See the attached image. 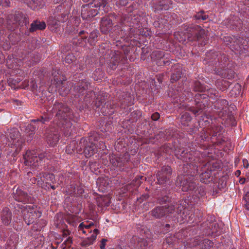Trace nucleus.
Listing matches in <instances>:
<instances>
[{"instance_id":"nucleus-1","label":"nucleus","mask_w":249,"mask_h":249,"mask_svg":"<svg viewBox=\"0 0 249 249\" xmlns=\"http://www.w3.org/2000/svg\"><path fill=\"white\" fill-rule=\"evenodd\" d=\"M55 113V117L58 120L57 125L66 135H69L70 129L72 126L71 121L77 122V118L75 117L72 110L65 103L55 101L51 110Z\"/></svg>"},{"instance_id":"nucleus-2","label":"nucleus","mask_w":249,"mask_h":249,"mask_svg":"<svg viewBox=\"0 0 249 249\" xmlns=\"http://www.w3.org/2000/svg\"><path fill=\"white\" fill-rule=\"evenodd\" d=\"M115 14H110L107 16L103 17L100 21V30L104 35H108L111 38L115 39L119 37L124 36L123 34L124 29H121L117 25H114V23L111 19L112 17H115Z\"/></svg>"},{"instance_id":"nucleus-3","label":"nucleus","mask_w":249,"mask_h":249,"mask_svg":"<svg viewBox=\"0 0 249 249\" xmlns=\"http://www.w3.org/2000/svg\"><path fill=\"white\" fill-rule=\"evenodd\" d=\"M228 63L229 58L225 54L212 50L206 53L203 60L204 64L213 68L226 67Z\"/></svg>"},{"instance_id":"nucleus-4","label":"nucleus","mask_w":249,"mask_h":249,"mask_svg":"<svg viewBox=\"0 0 249 249\" xmlns=\"http://www.w3.org/2000/svg\"><path fill=\"white\" fill-rule=\"evenodd\" d=\"M17 205L19 209L22 210L24 220L28 225L33 224L36 219L41 216V212L38 210L37 206L35 204H32L26 206Z\"/></svg>"},{"instance_id":"nucleus-5","label":"nucleus","mask_w":249,"mask_h":249,"mask_svg":"<svg viewBox=\"0 0 249 249\" xmlns=\"http://www.w3.org/2000/svg\"><path fill=\"white\" fill-rule=\"evenodd\" d=\"M142 17L140 15H130L127 19L126 21V26H128V29L127 31L124 30L123 34L124 36L127 35V36L132 38L136 35H138L141 33L140 31L142 28H140L142 26L141 20Z\"/></svg>"},{"instance_id":"nucleus-6","label":"nucleus","mask_w":249,"mask_h":249,"mask_svg":"<svg viewBox=\"0 0 249 249\" xmlns=\"http://www.w3.org/2000/svg\"><path fill=\"white\" fill-rule=\"evenodd\" d=\"M209 101L206 94H196L194 97L195 106L188 107L186 109L195 116H198L208 107Z\"/></svg>"},{"instance_id":"nucleus-7","label":"nucleus","mask_w":249,"mask_h":249,"mask_svg":"<svg viewBox=\"0 0 249 249\" xmlns=\"http://www.w3.org/2000/svg\"><path fill=\"white\" fill-rule=\"evenodd\" d=\"M157 202L160 205L173 206L177 204L176 195L174 192L166 189H163L156 198Z\"/></svg>"},{"instance_id":"nucleus-8","label":"nucleus","mask_w":249,"mask_h":249,"mask_svg":"<svg viewBox=\"0 0 249 249\" xmlns=\"http://www.w3.org/2000/svg\"><path fill=\"white\" fill-rule=\"evenodd\" d=\"M97 152L96 146L92 142L82 138L77 145V152L83 153L86 158H89Z\"/></svg>"},{"instance_id":"nucleus-9","label":"nucleus","mask_w":249,"mask_h":249,"mask_svg":"<svg viewBox=\"0 0 249 249\" xmlns=\"http://www.w3.org/2000/svg\"><path fill=\"white\" fill-rule=\"evenodd\" d=\"M186 31V36L190 41L204 39L206 36L205 30L197 25L191 24L187 28Z\"/></svg>"},{"instance_id":"nucleus-10","label":"nucleus","mask_w":249,"mask_h":249,"mask_svg":"<svg viewBox=\"0 0 249 249\" xmlns=\"http://www.w3.org/2000/svg\"><path fill=\"white\" fill-rule=\"evenodd\" d=\"M194 178L189 175H180L177 178L176 184L181 187L183 192L194 191L196 187Z\"/></svg>"},{"instance_id":"nucleus-11","label":"nucleus","mask_w":249,"mask_h":249,"mask_svg":"<svg viewBox=\"0 0 249 249\" xmlns=\"http://www.w3.org/2000/svg\"><path fill=\"white\" fill-rule=\"evenodd\" d=\"M175 208L172 206H156L150 212V215L155 219H161L167 217L169 214L173 213Z\"/></svg>"},{"instance_id":"nucleus-12","label":"nucleus","mask_w":249,"mask_h":249,"mask_svg":"<svg viewBox=\"0 0 249 249\" xmlns=\"http://www.w3.org/2000/svg\"><path fill=\"white\" fill-rule=\"evenodd\" d=\"M130 159V155L125 153L121 156H117L115 154L109 155V160L110 163L113 166L114 169L122 171L124 170V166L128 162Z\"/></svg>"},{"instance_id":"nucleus-13","label":"nucleus","mask_w":249,"mask_h":249,"mask_svg":"<svg viewBox=\"0 0 249 249\" xmlns=\"http://www.w3.org/2000/svg\"><path fill=\"white\" fill-rule=\"evenodd\" d=\"M174 154L178 160L184 162L190 161L193 159L191 152L187 148L181 146L176 142H174Z\"/></svg>"},{"instance_id":"nucleus-14","label":"nucleus","mask_w":249,"mask_h":249,"mask_svg":"<svg viewBox=\"0 0 249 249\" xmlns=\"http://www.w3.org/2000/svg\"><path fill=\"white\" fill-rule=\"evenodd\" d=\"M172 173L171 167L168 165H164L161 167L156 175L157 183L163 185L169 180Z\"/></svg>"},{"instance_id":"nucleus-15","label":"nucleus","mask_w":249,"mask_h":249,"mask_svg":"<svg viewBox=\"0 0 249 249\" xmlns=\"http://www.w3.org/2000/svg\"><path fill=\"white\" fill-rule=\"evenodd\" d=\"M15 186L13 188V197L18 201L21 202L24 204L30 203L32 204L34 203L35 199L33 197H32L28 194L23 191L22 189L18 188L15 191Z\"/></svg>"},{"instance_id":"nucleus-16","label":"nucleus","mask_w":249,"mask_h":249,"mask_svg":"<svg viewBox=\"0 0 249 249\" xmlns=\"http://www.w3.org/2000/svg\"><path fill=\"white\" fill-rule=\"evenodd\" d=\"M91 5L92 4L88 3L82 6L81 16L83 19L90 20L99 13V10Z\"/></svg>"},{"instance_id":"nucleus-17","label":"nucleus","mask_w":249,"mask_h":249,"mask_svg":"<svg viewBox=\"0 0 249 249\" xmlns=\"http://www.w3.org/2000/svg\"><path fill=\"white\" fill-rule=\"evenodd\" d=\"M44 135L47 143L51 146H54L59 140L58 131L54 128L50 127L46 129Z\"/></svg>"},{"instance_id":"nucleus-18","label":"nucleus","mask_w":249,"mask_h":249,"mask_svg":"<svg viewBox=\"0 0 249 249\" xmlns=\"http://www.w3.org/2000/svg\"><path fill=\"white\" fill-rule=\"evenodd\" d=\"M131 245L135 249H150L147 240L144 238L133 235L130 239Z\"/></svg>"},{"instance_id":"nucleus-19","label":"nucleus","mask_w":249,"mask_h":249,"mask_svg":"<svg viewBox=\"0 0 249 249\" xmlns=\"http://www.w3.org/2000/svg\"><path fill=\"white\" fill-rule=\"evenodd\" d=\"M90 85L89 82L86 79H82L74 84L73 86V91L76 94L75 95L80 96L83 95L86 91L88 89L89 86Z\"/></svg>"},{"instance_id":"nucleus-20","label":"nucleus","mask_w":249,"mask_h":249,"mask_svg":"<svg viewBox=\"0 0 249 249\" xmlns=\"http://www.w3.org/2000/svg\"><path fill=\"white\" fill-rule=\"evenodd\" d=\"M226 67H217L214 68V73L222 78L230 79L234 78L235 72L231 69L225 68Z\"/></svg>"},{"instance_id":"nucleus-21","label":"nucleus","mask_w":249,"mask_h":249,"mask_svg":"<svg viewBox=\"0 0 249 249\" xmlns=\"http://www.w3.org/2000/svg\"><path fill=\"white\" fill-rule=\"evenodd\" d=\"M213 108L217 110L218 115L219 116H222L226 112L225 108L228 107V102L225 99L218 98L213 103Z\"/></svg>"},{"instance_id":"nucleus-22","label":"nucleus","mask_w":249,"mask_h":249,"mask_svg":"<svg viewBox=\"0 0 249 249\" xmlns=\"http://www.w3.org/2000/svg\"><path fill=\"white\" fill-rule=\"evenodd\" d=\"M181 172L184 175H189L194 178L198 173V167L195 164H184L181 167Z\"/></svg>"},{"instance_id":"nucleus-23","label":"nucleus","mask_w":249,"mask_h":249,"mask_svg":"<svg viewBox=\"0 0 249 249\" xmlns=\"http://www.w3.org/2000/svg\"><path fill=\"white\" fill-rule=\"evenodd\" d=\"M12 213L10 210L7 207L3 208L0 213V219L2 223L7 226L11 223Z\"/></svg>"},{"instance_id":"nucleus-24","label":"nucleus","mask_w":249,"mask_h":249,"mask_svg":"<svg viewBox=\"0 0 249 249\" xmlns=\"http://www.w3.org/2000/svg\"><path fill=\"white\" fill-rule=\"evenodd\" d=\"M172 74L171 75L170 82L174 83L180 79L182 74V69L178 64H174L172 66Z\"/></svg>"},{"instance_id":"nucleus-25","label":"nucleus","mask_w":249,"mask_h":249,"mask_svg":"<svg viewBox=\"0 0 249 249\" xmlns=\"http://www.w3.org/2000/svg\"><path fill=\"white\" fill-rule=\"evenodd\" d=\"M121 53L117 51L111 57L108 64L107 71L110 72L111 71H114L117 68L120 60Z\"/></svg>"},{"instance_id":"nucleus-26","label":"nucleus","mask_w":249,"mask_h":249,"mask_svg":"<svg viewBox=\"0 0 249 249\" xmlns=\"http://www.w3.org/2000/svg\"><path fill=\"white\" fill-rule=\"evenodd\" d=\"M100 35V33L97 30H94L90 32L88 36H84L82 40L85 44L89 43L90 45H94L95 42L97 41V38Z\"/></svg>"},{"instance_id":"nucleus-27","label":"nucleus","mask_w":249,"mask_h":249,"mask_svg":"<svg viewBox=\"0 0 249 249\" xmlns=\"http://www.w3.org/2000/svg\"><path fill=\"white\" fill-rule=\"evenodd\" d=\"M35 95L40 98V102L41 104H44L49 101L51 93L47 90H45L44 87L40 86L38 88V91Z\"/></svg>"},{"instance_id":"nucleus-28","label":"nucleus","mask_w":249,"mask_h":249,"mask_svg":"<svg viewBox=\"0 0 249 249\" xmlns=\"http://www.w3.org/2000/svg\"><path fill=\"white\" fill-rule=\"evenodd\" d=\"M24 159V163L27 166H32L33 168H36L41 165L36 157V154L35 155L32 154L30 156H27V157H25Z\"/></svg>"},{"instance_id":"nucleus-29","label":"nucleus","mask_w":249,"mask_h":249,"mask_svg":"<svg viewBox=\"0 0 249 249\" xmlns=\"http://www.w3.org/2000/svg\"><path fill=\"white\" fill-rule=\"evenodd\" d=\"M16 15L17 16V20H18V26L26 27L29 23V19L28 15L22 12L16 11Z\"/></svg>"},{"instance_id":"nucleus-30","label":"nucleus","mask_w":249,"mask_h":249,"mask_svg":"<svg viewBox=\"0 0 249 249\" xmlns=\"http://www.w3.org/2000/svg\"><path fill=\"white\" fill-rule=\"evenodd\" d=\"M16 11L14 14L8 15L6 18L7 28L11 30H13L18 26Z\"/></svg>"},{"instance_id":"nucleus-31","label":"nucleus","mask_w":249,"mask_h":249,"mask_svg":"<svg viewBox=\"0 0 249 249\" xmlns=\"http://www.w3.org/2000/svg\"><path fill=\"white\" fill-rule=\"evenodd\" d=\"M46 27V24L44 21L35 20L31 23L29 31L32 33L37 30H43L45 29Z\"/></svg>"},{"instance_id":"nucleus-32","label":"nucleus","mask_w":249,"mask_h":249,"mask_svg":"<svg viewBox=\"0 0 249 249\" xmlns=\"http://www.w3.org/2000/svg\"><path fill=\"white\" fill-rule=\"evenodd\" d=\"M89 3L92 4L91 6H93L94 7L99 8V10L101 7H102L105 13H107L110 8L107 5V0H93L92 2Z\"/></svg>"},{"instance_id":"nucleus-33","label":"nucleus","mask_w":249,"mask_h":249,"mask_svg":"<svg viewBox=\"0 0 249 249\" xmlns=\"http://www.w3.org/2000/svg\"><path fill=\"white\" fill-rule=\"evenodd\" d=\"M70 32L72 34H78V36L80 37V39H77V42L76 43V44H79L81 45H84L85 43L82 40V38L84 36H88V32L87 30H85L84 29L83 30H79V29H76L74 28V29L73 30H71Z\"/></svg>"},{"instance_id":"nucleus-34","label":"nucleus","mask_w":249,"mask_h":249,"mask_svg":"<svg viewBox=\"0 0 249 249\" xmlns=\"http://www.w3.org/2000/svg\"><path fill=\"white\" fill-rule=\"evenodd\" d=\"M175 135V132L173 129H166L164 131L159 132L158 136L159 138L163 139L164 140L169 141Z\"/></svg>"},{"instance_id":"nucleus-35","label":"nucleus","mask_w":249,"mask_h":249,"mask_svg":"<svg viewBox=\"0 0 249 249\" xmlns=\"http://www.w3.org/2000/svg\"><path fill=\"white\" fill-rule=\"evenodd\" d=\"M194 245L199 246L201 248L204 249H209L213 246V243L209 239H204L202 240H197L195 241Z\"/></svg>"},{"instance_id":"nucleus-36","label":"nucleus","mask_w":249,"mask_h":249,"mask_svg":"<svg viewBox=\"0 0 249 249\" xmlns=\"http://www.w3.org/2000/svg\"><path fill=\"white\" fill-rule=\"evenodd\" d=\"M107 97L108 94L107 93L100 92L99 94L97 95L94 104L96 108L100 107L103 104L104 105L105 102H107Z\"/></svg>"},{"instance_id":"nucleus-37","label":"nucleus","mask_w":249,"mask_h":249,"mask_svg":"<svg viewBox=\"0 0 249 249\" xmlns=\"http://www.w3.org/2000/svg\"><path fill=\"white\" fill-rule=\"evenodd\" d=\"M115 105L111 104L110 102H106L104 105L102 106L101 109V112L104 115H110L113 112V110H110L114 109Z\"/></svg>"},{"instance_id":"nucleus-38","label":"nucleus","mask_w":249,"mask_h":249,"mask_svg":"<svg viewBox=\"0 0 249 249\" xmlns=\"http://www.w3.org/2000/svg\"><path fill=\"white\" fill-rule=\"evenodd\" d=\"M200 181L205 183L208 184L213 180V177L212 176V169H207L204 172H202L200 175Z\"/></svg>"},{"instance_id":"nucleus-39","label":"nucleus","mask_w":249,"mask_h":249,"mask_svg":"<svg viewBox=\"0 0 249 249\" xmlns=\"http://www.w3.org/2000/svg\"><path fill=\"white\" fill-rule=\"evenodd\" d=\"M226 40H224L225 42H228L227 45L230 46V47L231 49H235L236 50H240L243 49H245L244 45L242 44V47L239 45V42H240V40L234 41V39L231 37H228L225 38Z\"/></svg>"},{"instance_id":"nucleus-40","label":"nucleus","mask_w":249,"mask_h":249,"mask_svg":"<svg viewBox=\"0 0 249 249\" xmlns=\"http://www.w3.org/2000/svg\"><path fill=\"white\" fill-rule=\"evenodd\" d=\"M57 18L54 17L50 16L47 20V24L48 28L53 32H55L56 29L59 27Z\"/></svg>"},{"instance_id":"nucleus-41","label":"nucleus","mask_w":249,"mask_h":249,"mask_svg":"<svg viewBox=\"0 0 249 249\" xmlns=\"http://www.w3.org/2000/svg\"><path fill=\"white\" fill-rule=\"evenodd\" d=\"M8 138H10L13 140V143L12 144L16 145V142H18L19 141V138L20 137V134L19 131L17 129H11L9 130Z\"/></svg>"},{"instance_id":"nucleus-42","label":"nucleus","mask_w":249,"mask_h":249,"mask_svg":"<svg viewBox=\"0 0 249 249\" xmlns=\"http://www.w3.org/2000/svg\"><path fill=\"white\" fill-rule=\"evenodd\" d=\"M97 203L99 207H107L111 203L110 197L107 196H101L97 198Z\"/></svg>"},{"instance_id":"nucleus-43","label":"nucleus","mask_w":249,"mask_h":249,"mask_svg":"<svg viewBox=\"0 0 249 249\" xmlns=\"http://www.w3.org/2000/svg\"><path fill=\"white\" fill-rule=\"evenodd\" d=\"M192 88L193 90L195 92H204L206 90V85L201 83L198 80L195 81L192 85Z\"/></svg>"},{"instance_id":"nucleus-44","label":"nucleus","mask_w":249,"mask_h":249,"mask_svg":"<svg viewBox=\"0 0 249 249\" xmlns=\"http://www.w3.org/2000/svg\"><path fill=\"white\" fill-rule=\"evenodd\" d=\"M43 177L44 178V180L46 182V186H48L47 185H51L52 184H56V180L55 179L54 174L52 173H43Z\"/></svg>"},{"instance_id":"nucleus-45","label":"nucleus","mask_w":249,"mask_h":249,"mask_svg":"<svg viewBox=\"0 0 249 249\" xmlns=\"http://www.w3.org/2000/svg\"><path fill=\"white\" fill-rule=\"evenodd\" d=\"M169 6L167 4L166 0H162L159 1L158 3L154 4L155 12H160L162 10H167Z\"/></svg>"},{"instance_id":"nucleus-46","label":"nucleus","mask_w":249,"mask_h":249,"mask_svg":"<svg viewBox=\"0 0 249 249\" xmlns=\"http://www.w3.org/2000/svg\"><path fill=\"white\" fill-rule=\"evenodd\" d=\"M223 127L221 125H214L210 129V134L212 137L219 136L223 131Z\"/></svg>"},{"instance_id":"nucleus-47","label":"nucleus","mask_w":249,"mask_h":249,"mask_svg":"<svg viewBox=\"0 0 249 249\" xmlns=\"http://www.w3.org/2000/svg\"><path fill=\"white\" fill-rule=\"evenodd\" d=\"M216 86L218 89L224 91L229 88L230 83L226 80H221L216 81Z\"/></svg>"},{"instance_id":"nucleus-48","label":"nucleus","mask_w":249,"mask_h":249,"mask_svg":"<svg viewBox=\"0 0 249 249\" xmlns=\"http://www.w3.org/2000/svg\"><path fill=\"white\" fill-rule=\"evenodd\" d=\"M88 166H89L91 171L94 174L97 175L100 173V168L101 167V165L99 162L96 161H90L88 163Z\"/></svg>"},{"instance_id":"nucleus-49","label":"nucleus","mask_w":249,"mask_h":249,"mask_svg":"<svg viewBox=\"0 0 249 249\" xmlns=\"http://www.w3.org/2000/svg\"><path fill=\"white\" fill-rule=\"evenodd\" d=\"M36 127L31 124H28L26 127L25 132H26L27 136L29 137L28 141H31L34 138Z\"/></svg>"},{"instance_id":"nucleus-50","label":"nucleus","mask_w":249,"mask_h":249,"mask_svg":"<svg viewBox=\"0 0 249 249\" xmlns=\"http://www.w3.org/2000/svg\"><path fill=\"white\" fill-rule=\"evenodd\" d=\"M164 52L162 51H154L152 52L151 57V59H153L154 60H157V62H161L163 59V57L164 56Z\"/></svg>"},{"instance_id":"nucleus-51","label":"nucleus","mask_w":249,"mask_h":249,"mask_svg":"<svg viewBox=\"0 0 249 249\" xmlns=\"http://www.w3.org/2000/svg\"><path fill=\"white\" fill-rule=\"evenodd\" d=\"M192 119L190 114L188 112H185L183 114L180 118V121L181 124L184 125H188V123L191 121Z\"/></svg>"},{"instance_id":"nucleus-52","label":"nucleus","mask_w":249,"mask_h":249,"mask_svg":"<svg viewBox=\"0 0 249 249\" xmlns=\"http://www.w3.org/2000/svg\"><path fill=\"white\" fill-rule=\"evenodd\" d=\"M206 225L207 227H209L208 230H209V231H211V233L216 232L217 231L218 225L216 222H206L205 223H203L202 227H205Z\"/></svg>"},{"instance_id":"nucleus-53","label":"nucleus","mask_w":249,"mask_h":249,"mask_svg":"<svg viewBox=\"0 0 249 249\" xmlns=\"http://www.w3.org/2000/svg\"><path fill=\"white\" fill-rule=\"evenodd\" d=\"M209 18V16L207 15L203 10H201L193 16V18L198 20H205Z\"/></svg>"},{"instance_id":"nucleus-54","label":"nucleus","mask_w":249,"mask_h":249,"mask_svg":"<svg viewBox=\"0 0 249 249\" xmlns=\"http://www.w3.org/2000/svg\"><path fill=\"white\" fill-rule=\"evenodd\" d=\"M241 89V85L238 83H236L230 92L231 96L237 97L240 94Z\"/></svg>"},{"instance_id":"nucleus-55","label":"nucleus","mask_w":249,"mask_h":249,"mask_svg":"<svg viewBox=\"0 0 249 249\" xmlns=\"http://www.w3.org/2000/svg\"><path fill=\"white\" fill-rule=\"evenodd\" d=\"M195 195L198 197H202L206 195L205 188L203 186L196 187L194 190Z\"/></svg>"},{"instance_id":"nucleus-56","label":"nucleus","mask_w":249,"mask_h":249,"mask_svg":"<svg viewBox=\"0 0 249 249\" xmlns=\"http://www.w3.org/2000/svg\"><path fill=\"white\" fill-rule=\"evenodd\" d=\"M95 240V236H91L83 240L80 243L82 247L89 246L93 243Z\"/></svg>"},{"instance_id":"nucleus-57","label":"nucleus","mask_w":249,"mask_h":249,"mask_svg":"<svg viewBox=\"0 0 249 249\" xmlns=\"http://www.w3.org/2000/svg\"><path fill=\"white\" fill-rule=\"evenodd\" d=\"M76 142L75 141H73L66 146V152L67 153L71 154H72L75 150L77 151V146H76Z\"/></svg>"},{"instance_id":"nucleus-58","label":"nucleus","mask_w":249,"mask_h":249,"mask_svg":"<svg viewBox=\"0 0 249 249\" xmlns=\"http://www.w3.org/2000/svg\"><path fill=\"white\" fill-rule=\"evenodd\" d=\"M208 99L209 98H211L213 100H215L218 97V91L213 89H209L207 91Z\"/></svg>"},{"instance_id":"nucleus-59","label":"nucleus","mask_w":249,"mask_h":249,"mask_svg":"<svg viewBox=\"0 0 249 249\" xmlns=\"http://www.w3.org/2000/svg\"><path fill=\"white\" fill-rule=\"evenodd\" d=\"M65 9V8L64 5H59L58 6H56L54 9L53 10V17L57 18L58 17L60 16V14Z\"/></svg>"},{"instance_id":"nucleus-60","label":"nucleus","mask_w":249,"mask_h":249,"mask_svg":"<svg viewBox=\"0 0 249 249\" xmlns=\"http://www.w3.org/2000/svg\"><path fill=\"white\" fill-rule=\"evenodd\" d=\"M226 183L227 178L225 176H222L221 178L218 179L217 185V188L219 190L224 189L226 186Z\"/></svg>"},{"instance_id":"nucleus-61","label":"nucleus","mask_w":249,"mask_h":249,"mask_svg":"<svg viewBox=\"0 0 249 249\" xmlns=\"http://www.w3.org/2000/svg\"><path fill=\"white\" fill-rule=\"evenodd\" d=\"M68 18V12L65 9L63 12L60 14V16L58 17L57 20L61 22H65Z\"/></svg>"},{"instance_id":"nucleus-62","label":"nucleus","mask_w":249,"mask_h":249,"mask_svg":"<svg viewBox=\"0 0 249 249\" xmlns=\"http://www.w3.org/2000/svg\"><path fill=\"white\" fill-rule=\"evenodd\" d=\"M131 117L132 118L133 122H137L141 117L142 112L140 110H136L131 113Z\"/></svg>"},{"instance_id":"nucleus-63","label":"nucleus","mask_w":249,"mask_h":249,"mask_svg":"<svg viewBox=\"0 0 249 249\" xmlns=\"http://www.w3.org/2000/svg\"><path fill=\"white\" fill-rule=\"evenodd\" d=\"M48 154L46 152H42L36 154V157L41 164L43 160H45V159H48Z\"/></svg>"},{"instance_id":"nucleus-64","label":"nucleus","mask_w":249,"mask_h":249,"mask_svg":"<svg viewBox=\"0 0 249 249\" xmlns=\"http://www.w3.org/2000/svg\"><path fill=\"white\" fill-rule=\"evenodd\" d=\"M48 73L45 68H41L37 71V75L40 80L43 79L44 77L48 76Z\"/></svg>"}]
</instances>
